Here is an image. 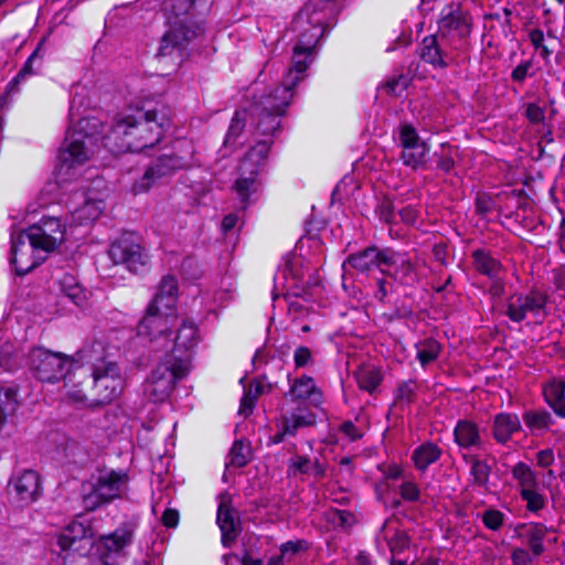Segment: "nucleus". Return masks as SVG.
Masks as SVG:
<instances>
[{
	"label": "nucleus",
	"mask_w": 565,
	"mask_h": 565,
	"mask_svg": "<svg viewBox=\"0 0 565 565\" xmlns=\"http://www.w3.org/2000/svg\"><path fill=\"white\" fill-rule=\"evenodd\" d=\"M172 114L164 103L142 106L116 119L105 136L106 146L117 152H139L151 148L170 128Z\"/></svg>",
	"instance_id": "obj_1"
},
{
	"label": "nucleus",
	"mask_w": 565,
	"mask_h": 565,
	"mask_svg": "<svg viewBox=\"0 0 565 565\" xmlns=\"http://www.w3.org/2000/svg\"><path fill=\"white\" fill-rule=\"evenodd\" d=\"M213 0H164L162 10L167 17L169 30L163 34L158 56L170 57L180 65L189 56L188 46L192 40L203 33V17Z\"/></svg>",
	"instance_id": "obj_2"
},
{
	"label": "nucleus",
	"mask_w": 565,
	"mask_h": 565,
	"mask_svg": "<svg viewBox=\"0 0 565 565\" xmlns=\"http://www.w3.org/2000/svg\"><path fill=\"white\" fill-rule=\"evenodd\" d=\"M102 342H94L78 351V359L90 365L93 390L102 404L110 403L122 391V380L117 363L108 361Z\"/></svg>",
	"instance_id": "obj_3"
},
{
	"label": "nucleus",
	"mask_w": 565,
	"mask_h": 565,
	"mask_svg": "<svg viewBox=\"0 0 565 565\" xmlns=\"http://www.w3.org/2000/svg\"><path fill=\"white\" fill-rule=\"evenodd\" d=\"M292 28L301 31L294 47L292 64L288 72L300 75V78L303 79L305 73L313 60L312 53L316 44L323 36L324 26L320 19L309 14V9L306 7L294 19Z\"/></svg>",
	"instance_id": "obj_4"
},
{
	"label": "nucleus",
	"mask_w": 565,
	"mask_h": 565,
	"mask_svg": "<svg viewBox=\"0 0 565 565\" xmlns=\"http://www.w3.org/2000/svg\"><path fill=\"white\" fill-rule=\"evenodd\" d=\"M178 298V280L172 275L162 277L158 290L149 303L145 317L137 327L138 335H148L153 331V324L161 327L170 320L175 321L174 315Z\"/></svg>",
	"instance_id": "obj_5"
},
{
	"label": "nucleus",
	"mask_w": 565,
	"mask_h": 565,
	"mask_svg": "<svg viewBox=\"0 0 565 565\" xmlns=\"http://www.w3.org/2000/svg\"><path fill=\"white\" fill-rule=\"evenodd\" d=\"M179 363L173 359L159 358V362L143 384V394L152 403L164 402L173 392L178 381L189 373L186 358H179Z\"/></svg>",
	"instance_id": "obj_6"
},
{
	"label": "nucleus",
	"mask_w": 565,
	"mask_h": 565,
	"mask_svg": "<svg viewBox=\"0 0 565 565\" xmlns=\"http://www.w3.org/2000/svg\"><path fill=\"white\" fill-rule=\"evenodd\" d=\"M171 331L169 322L164 326L158 327L153 324V331L147 337L154 344L156 349L162 348L164 353L162 356L173 359L179 363V358H186V367L190 369L192 350L198 344V329L193 322H183L174 335L173 340L170 339Z\"/></svg>",
	"instance_id": "obj_7"
},
{
	"label": "nucleus",
	"mask_w": 565,
	"mask_h": 565,
	"mask_svg": "<svg viewBox=\"0 0 565 565\" xmlns=\"http://www.w3.org/2000/svg\"><path fill=\"white\" fill-rule=\"evenodd\" d=\"M86 120L78 121V129L68 130L58 152L60 169H74L86 163L93 156L95 138L84 132Z\"/></svg>",
	"instance_id": "obj_8"
},
{
	"label": "nucleus",
	"mask_w": 565,
	"mask_h": 565,
	"mask_svg": "<svg viewBox=\"0 0 565 565\" xmlns=\"http://www.w3.org/2000/svg\"><path fill=\"white\" fill-rule=\"evenodd\" d=\"M108 255L116 265L131 273H143L149 267V255L135 233H124L110 245Z\"/></svg>",
	"instance_id": "obj_9"
},
{
	"label": "nucleus",
	"mask_w": 565,
	"mask_h": 565,
	"mask_svg": "<svg viewBox=\"0 0 565 565\" xmlns=\"http://www.w3.org/2000/svg\"><path fill=\"white\" fill-rule=\"evenodd\" d=\"M472 18L458 3L443 9L438 20V35L454 49H458L471 32Z\"/></svg>",
	"instance_id": "obj_10"
},
{
	"label": "nucleus",
	"mask_w": 565,
	"mask_h": 565,
	"mask_svg": "<svg viewBox=\"0 0 565 565\" xmlns=\"http://www.w3.org/2000/svg\"><path fill=\"white\" fill-rule=\"evenodd\" d=\"M269 149L268 141H258L248 150L239 164V178L235 182V190L243 207H246L249 194L254 191L255 178L264 166Z\"/></svg>",
	"instance_id": "obj_11"
},
{
	"label": "nucleus",
	"mask_w": 565,
	"mask_h": 565,
	"mask_svg": "<svg viewBox=\"0 0 565 565\" xmlns=\"http://www.w3.org/2000/svg\"><path fill=\"white\" fill-rule=\"evenodd\" d=\"M301 79L300 75H294V73L288 72L280 86H277L267 94L254 97L249 108L250 114L264 115L270 113L282 116L294 96L292 89Z\"/></svg>",
	"instance_id": "obj_12"
},
{
	"label": "nucleus",
	"mask_w": 565,
	"mask_h": 565,
	"mask_svg": "<svg viewBox=\"0 0 565 565\" xmlns=\"http://www.w3.org/2000/svg\"><path fill=\"white\" fill-rule=\"evenodd\" d=\"M70 360L67 355L44 348H33L29 353V365L42 382H58L64 379Z\"/></svg>",
	"instance_id": "obj_13"
},
{
	"label": "nucleus",
	"mask_w": 565,
	"mask_h": 565,
	"mask_svg": "<svg viewBox=\"0 0 565 565\" xmlns=\"http://www.w3.org/2000/svg\"><path fill=\"white\" fill-rule=\"evenodd\" d=\"M186 166L188 160L184 156L172 151L163 152L148 164L143 175L136 181L134 192L140 193L148 191L157 182L171 177Z\"/></svg>",
	"instance_id": "obj_14"
},
{
	"label": "nucleus",
	"mask_w": 565,
	"mask_h": 565,
	"mask_svg": "<svg viewBox=\"0 0 565 565\" xmlns=\"http://www.w3.org/2000/svg\"><path fill=\"white\" fill-rule=\"evenodd\" d=\"M22 233L40 252L51 253L64 241L65 231L60 218L43 217Z\"/></svg>",
	"instance_id": "obj_15"
},
{
	"label": "nucleus",
	"mask_w": 565,
	"mask_h": 565,
	"mask_svg": "<svg viewBox=\"0 0 565 565\" xmlns=\"http://www.w3.org/2000/svg\"><path fill=\"white\" fill-rule=\"evenodd\" d=\"M547 301L548 296L539 289H532L527 294L515 292L507 300L505 315L513 322H521L527 313L537 315L544 311Z\"/></svg>",
	"instance_id": "obj_16"
},
{
	"label": "nucleus",
	"mask_w": 565,
	"mask_h": 565,
	"mask_svg": "<svg viewBox=\"0 0 565 565\" xmlns=\"http://www.w3.org/2000/svg\"><path fill=\"white\" fill-rule=\"evenodd\" d=\"M94 530L90 523L77 515L58 535L57 543L62 551H74L81 555L89 552L93 546Z\"/></svg>",
	"instance_id": "obj_17"
},
{
	"label": "nucleus",
	"mask_w": 565,
	"mask_h": 565,
	"mask_svg": "<svg viewBox=\"0 0 565 565\" xmlns=\"http://www.w3.org/2000/svg\"><path fill=\"white\" fill-rule=\"evenodd\" d=\"M40 253L22 232L12 236L10 262L18 275L23 276L42 264L45 256H40Z\"/></svg>",
	"instance_id": "obj_18"
},
{
	"label": "nucleus",
	"mask_w": 565,
	"mask_h": 565,
	"mask_svg": "<svg viewBox=\"0 0 565 565\" xmlns=\"http://www.w3.org/2000/svg\"><path fill=\"white\" fill-rule=\"evenodd\" d=\"M399 145L403 148L401 160L407 167L417 169L425 164L428 147L423 141L416 129L408 124H404L399 128Z\"/></svg>",
	"instance_id": "obj_19"
},
{
	"label": "nucleus",
	"mask_w": 565,
	"mask_h": 565,
	"mask_svg": "<svg viewBox=\"0 0 565 565\" xmlns=\"http://www.w3.org/2000/svg\"><path fill=\"white\" fill-rule=\"evenodd\" d=\"M381 273L403 286H413L417 281L416 265L406 253L388 247L384 268Z\"/></svg>",
	"instance_id": "obj_20"
},
{
	"label": "nucleus",
	"mask_w": 565,
	"mask_h": 565,
	"mask_svg": "<svg viewBox=\"0 0 565 565\" xmlns=\"http://www.w3.org/2000/svg\"><path fill=\"white\" fill-rule=\"evenodd\" d=\"M134 526L129 523L115 530L111 534L103 536L100 556L90 565H117L116 557L122 548L131 543Z\"/></svg>",
	"instance_id": "obj_21"
},
{
	"label": "nucleus",
	"mask_w": 565,
	"mask_h": 565,
	"mask_svg": "<svg viewBox=\"0 0 565 565\" xmlns=\"http://www.w3.org/2000/svg\"><path fill=\"white\" fill-rule=\"evenodd\" d=\"M388 247L380 248L375 245L350 254L342 264L343 269L353 268L362 274L370 273L377 268L383 269Z\"/></svg>",
	"instance_id": "obj_22"
},
{
	"label": "nucleus",
	"mask_w": 565,
	"mask_h": 565,
	"mask_svg": "<svg viewBox=\"0 0 565 565\" xmlns=\"http://www.w3.org/2000/svg\"><path fill=\"white\" fill-rule=\"evenodd\" d=\"M512 478L520 487V494H540L545 489V484L554 479V473L548 470L542 477L537 475L527 463L518 462L512 468Z\"/></svg>",
	"instance_id": "obj_23"
},
{
	"label": "nucleus",
	"mask_w": 565,
	"mask_h": 565,
	"mask_svg": "<svg viewBox=\"0 0 565 565\" xmlns=\"http://www.w3.org/2000/svg\"><path fill=\"white\" fill-rule=\"evenodd\" d=\"M418 55L425 63L434 68H446L450 65V54L447 49V42L441 40L438 34L425 36L419 46Z\"/></svg>",
	"instance_id": "obj_24"
},
{
	"label": "nucleus",
	"mask_w": 565,
	"mask_h": 565,
	"mask_svg": "<svg viewBox=\"0 0 565 565\" xmlns=\"http://www.w3.org/2000/svg\"><path fill=\"white\" fill-rule=\"evenodd\" d=\"M129 476L124 470H103L94 478L90 494H121L128 491Z\"/></svg>",
	"instance_id": "obj_25"
},
{
	"label": "nucleus",
	"mask_w": 565,
	"mask_h": 565,
	"mask_svg": "<svg viewBox=\"0 0 565 565\" xmlns=\"http://www.w3.org/2000/svg\"><path fill=\"white\" fill-rule=\"evenodd\" d=\"M216 522L222 532V543L230 546L239 533L238 512L226 500L218 504Z\"/></svg>",
	"instance_id": "obj_26"
},
{
	"label": "nucleus",
	"mask_w": 565,
	"mask_h": 565,
	"mask_svg": "<svg viewBox=\"0 0 565 565\" xmlns=\"http://www.w3.org/2000/svg\"><path fill=\"white\" fill-rule=\"evenodd\" d=\"M521 429L522 425L516 414L499 413L493 418L492 436L501 445H507L513 434L519 433Z\"/></svg>",
	"instance_id": "obj_27"
},
{
	"label": "nucleus",
	"mask_w": 565,
	"mask_h": 565,
	"mask_svg": "<svg viewBox=\"0 0 565 565\" xmlns=\"http://www.w3.org/2000/svg\"><path fill=\"white\" fill-rule=\"evenodd\" d=\"M44 60L43 42H40L33 53L28 57L22 68L8 83L7 93L13 94L19 90V85L25 77L39 74Z\"/></svg>",
	"instance_id": "obj_28"
},
{
	"label": "nucleus",
	"mask_w": 565,
	"mask_h": 565,
	"mask_svg": "<svg viewBox=\"0 0 565 565\" xmlns=\"http://www.w3.org/2000/svg\"><path fill=\"white\" fill-rule=\"evenodd\" d=\"M292 399H308L313 406L322 403V393L311 376L302 375L296 379L289 390Z\"/></svg>",
	"instance_id": "obj_29"
},
{
	"label": "nucleus",
	"mask_w": 565,
	"mask_h": 565,
	"mask_svg": "<svg viewBox=\"0 0 565 565\" xmlns=\"http://www.w3.org/2000/svg\"><path fill=\"white\" fill-rule=\"evenodd\" d=\"M519 537L524 539L534 556H540L545 552L543 541L547 529L542 523L522 524L516 527Z\"/></svg>",
	"instance_id": "obj_30"
},
{
	"label": "nucleus",
	"mask_w": 565,
	"mask_h": 565,
	"mask_svg": "<svg viewBox=\"0 0 565 565\" xmlns=\"http://www.w3.org/2000/svg\"><path fill=\"white\" fill-rule=\"evenodd\" d=\"M543 396L553 412L565 418V381L552 379L543 385Z\"/></svg>",
	"instance_id": "obj_31"
},
{
	"label": "nucleus",
	"mask_w": 565,
	"mask_h": 565,
	"mask_svg": "<svg viewBox=\"0 0 565 565\" xmlns=\"http://www.w3.org/2000/svg\"><path fill=\"white\" fill-rule=\"evenodd\" d=\"M472 266L480 274L489 279H494L503 269L499 259L484 248H477L471 253Z\"/></svg>",
	"instance_id": "obj_32"
},
{
	"label": "nucleus",
	"mask_w": 565,
	"mask_h": 565,
	"mask_svg": "<svg viewBox=\"0 0 565 565\" xmlns=\"http://www.w3.org/2000/svg\"><path fill=\"white\" fill-rule=\"evenodd\" d=\"M316 423V415L306 407L298 406L290 414L281 416V424L285 426V433L295 436L300 428L310 427Z\"/></svg>",
	"instance_id": "obj_33"
},
{
	"label": "nucleus",
	"mask_w": 565,
	"mask_h": 565,
	"mask_svg": "<svg viewBox=\"0 0 565 565\" xmlns=\"http://www.w3.org/2000/svg\"><path fill=\"white\" fill-rule=\"evenodd\" d=\"M454 436L461 448L480 447L482 444L478 425L469 419H460L457 423Z\"/></svg>",
	"instance_id": "obj_34"
},
{
	"label": "nucleus",
	"mask_w": 565,
	"mask_h": 565,
	"mask_svg": "<svg viewBox=\"0 0 565 565\" xmlns=\"http://www.w3.org/2000/svg\"><path fill=\"white\" fill-rule=\"evenodd\" d=\"M377 540L386 542L393 554L401 553L408 546L407 534L398 530L394 520H387L381 527Z\"/></svg>",
	"instance_id": "obj_35"
},
{
	"label": "nucleus",
	"mask_w": 565,
	"mask_h": 565,
	"mask_svg": "<svg viewBox=\"0 0 565 565\" xmlns=\"http://www.w3.org/2000/svg\"><path fill=\"white\" fill-rule=\"evenodd\" d=\"M9 487H12L18 494H40L42 491L40 476L34 470H24L21 475L13 477Z\"/></svg>",
	"instance_id": "obj_36"
},
{
	"label": "nucleus",
	"mask_w": 565,
	"mask_h": 565,
	"mask_svg": "<svg viewBox=\"0 0 565 565\" xmlns=\"http://www.w3.org/2000/svg\"><path fill=\"white\" fill-rule=\"evenodd\" d=\"M441 456L440 448L433 443H425L417 447L412 455L415 467L424 471L427 467L436 462Z\"/></svg>",
	"instance_id": "obj_37"
},
{
	"label": "nucleus",
	"mask_w": 565,
	"mask_h": 565,
	"mask_svg": "<svg viewBox=\"0 0 565 565\" xmlns=\"http://www.w3.org/2000/svg\"><path fill=\"white\" fill-rule=\"evenodd\" d=\"M324 518L335 529L350 530L359 522V516L351 510L343 508H330L324 512Z\"/></svg>",
	"instance_id": "obj_38"
},
{
	"label": "nucleus",
	"mask_w": 565,
	"mask_h": 565,
	"mask_svg": "<svg viewBox=\"0 0 565 565\" xmlns=\"http://www.w3.org/2000/svg\"><path fill=\"white\" fill-rule=\"evenodd\" d=\"M63 296L70 299L75 306L83 307L87 300L84 288L76 281L75 277L65 275L60 282Z\"/></svg>",
	"instance_id": "obj_39"
},
{
	"label": "nucleus",
	"mask_w": 565,
	"mask_h": 565,
	"mask_svg": "<svg viewBox=\"0 0 565 565\" xmlns=\"http://www.w3.org/2000/svg\"><path fill=\"white\" fill-rule=\"evenodd\" d=\"M252 458V449L249 444H246L243 439L235 440L230 454L226 468H242L245 467Z\"/></svg>",
	"instance_id": "obj_40"
},
{
	"label": "nucleus",
	"mask_w": 565,
	"mask_h": 565,
	"mask_svg": "<svg viewBox=\"0 0 565 565\" xmlns=\"http://www.w3.org/2000/svg\"><path fill=\"white\" fill-rule=\"evenodd\" d=\"M523 422L531 430L548 429L553 424L552 415L545 409H530L523 413Z\"/></svg>",
	"instance_id": "obj_41"
},
{
	"label": "nucleus",
	"mask_w": 565,
	"mask_h": 565,
	"mask_svg": "<svg viewBox=\"0 0 565 565\" xmlns=\"http://www.w3.org/2000/svg\"><path fill=\"white\" fill-rule=\"evenodd\" d=\"M384 473L388 482V489L392 488L391 482H401L398 486L401 494H419L417 486L404 478L403 470L398 466H390Z\"/></svg>",
	"instance_id": "obj_42"
},
{
	"label": "nucleus",
	"mask_w": 565,
	"mask_h": 565,
	"mask_svg": "<svg viewBox=\"0 0 565 565\" xmlns=\"http://www.w3.org/2000/svg\"><path fill=\"white\" fill-rule=\"evenodd\" d=\"M355 377L361 390L369 393L374 392L382 382V374L375 367H363L355 373Z\"/></svg>",
	"instance_id": "obj_43"
},
{
	"label": "nucleus",
	"mask_w": 565,
	"mask_h": 565,
	"mask_svg": "<svg viewBox=\"0 0 565 565\" xmlns=\"http://www.w3.org/2000/svg\"><path fill=\"white\" fill-rule=\"evenodd\" d=\"M246 126V114L245 111H236L231 120L227 134L224 139L225 148H233L236 143L237 138L242 135Z\"/></svg>",
	"instance_id": "obj_44"
},
{
	"label": "nucleus",
	"mask_w": 565,
	"mask_h": 565,
	"mask_svg": "<svg viewBox=\"0 0 565 565\" xmlns=\"http://www.w3.org/2000/svg\"><path fill=\"white\" fill-rule=\"evenodd\" d=\"M17 407V390L13 387L0 390V427L3 425L7 416L14 413Z\"/></svg>",
	"instance_id": "obj_45"
},
{
	"label": "nucleus",
	"mask_w": 565,
	"mask_h": 565,
	"mask_svg": "<svg viewBox=\"0 0 565 565\" xmlns=\"http://www.w3.org/2000/svg\"><path fill=\"white\" fill-rule=\"evenodd\" d=\"M440 344L434 339H426L417 347V359L423 366L428 365L438 358Z\"/></svg>",
	"instance_id": "obj_46"
},
{
	"label": "nucleus",
	"mask_w": 565,
	"mask_h": 565,
	"mask_svg": "<svg viewBox=\"0 0 565 565\" xmlns=\"http://www.w3.org/2000/svg\"><path fill=\"white\" fill-rule=\"evenodd\" d=\"M256 119V128L263 136L274 135L280 127V117L276 114L252 115Z\"/></svg>",
	"instance_id": "obj_47"
},
{
	"label": "nucleus",
	"mask_w": 565,
	"mask_h": 565,
	"mask_svg": "<svg viewBox=\"0 0 565 565\" xmlns=\"http://www.w3.org/2000/svg\"><path fill=\"white\" fill-rule=\"evenodd\" d=\"M263 384L258 381L253 382L244 392V395L241 399L239 413L244 415L252 413L256 399L263 394Z\"/></svg>",
	"instance_id": "obj_48"
},
{
	"label": "nucleus",
	"mask_w": 565,
	"mask_h": 565,
	"mask_svg": "<svg viewBox=\"0 0 565 565\" xmlns=\"http://www.w3.org/2000/svg\"><path fill=\"white\" fill-rule=\"evenodd\" d=\"M417 384L414 381H404L399 383L395 391V405L401 407L411 405L414 402Z\"/></svg>",
	"instance_id": "obj_49"
},
{
	"label": "nucleus",
	"mask_w": 565,
	"mask_h": 565,
	"mask_svg": "<svg viewBox=\"0 0 565 565\" xmlns=\"http://www.w3.org/2000/svg\"><path fill=\"white\" fill-rule=\"evenodd\" d=\"M309 548V543L306 540L288 541L280 545L279 551L281 557H284L287 564L294 562L296 556L306 552Z\"/></svg>",
	"instance_id": "obj_50"
},
{
	"label": "nucleus",
	"mask_w": 565,
	"mask_h": 565,
	"mask_svg": "<svg viewBox=\"0 0 565 565\" xmlns=\"http://www.w3.org/2000/svg\"><path fill=\"white\" fill-rule=\"evenodd\" d=\"M412 78L407 74H398L392 76L384 84V89L387 94L399 96L409 86Z\"/></svg>",
	"instance_id": "obj_51"
},
{
	"label": "nucleus",
	"mask_w": 565,
	"mask_h": 565,
	"mask_svg": "<svg viewBox=\"0 0 565 565\" xmlns=\"http://www.w3.org/2000/svg\"><path fill=\"white\" fill-rule=\"evenodd\" d=\"M490 466L480 459L472 458L471 476L473 483L478 486H486L489 479Z\"/></svg>",
	"instance_id": "obj_52"
},
{
	"label": "nucleus",
	"mask_w": 565,
	"mask_h": 565,
	"mask_svg": "<svg viewBox=\"0 0 565 565\" xmlns=\"http://www.w3.org/2000/svg\"><path fill=\"white\" fill-rule=\"evenodd\" d=\"M504 514L495 509H488L482 514L483 524L492 531H497L503 524Z\"/></svg>",
	"instance_id": "obj_53"
},
{
	"label": "nucleus",
	"mask_w": 565,
	"mask_h": 565,
	"mask_svg": "<svg viewBox=\"0 0 565 565\" xmlns=\"http://www.w3.org/2000/svg\"><path fill=\"white\" fill-rule=\"evenodd\" d=\"M525 117L533 125L544 124L545 109L535 103H530L526 105Z\"/></svg>",
	"instance_id": "obj_54"
},
{
	"label": "nucleus",
	"mask_w": 565,
	"mask_h": 565,
	"mask_svg": "<svg viewBox=\"0 0 565 565\" xmlns=\"http://www.w3.org/2000/svg\"><path fill=\"white\" fill-rule=\"evenodd\" d=\"M377 213H379L380 218L387 224L396 222L394 205L390 201L382 202L377 206Z\"/></svg>",
	"instance_id": "obj_55"
},
{
	"label": "nucleus",
	"mask_w": 565,
	"mask_h": 565,
	"mask_svg": "<svg viewBox=\"0 0 565 565\" xmlns=\"http://www.w3.org/2000/svg\"><path fill=\"white\" fill-rule=\"evenodd\" d=\"M313 461L303 456H297L292 459L291 468L294 473L309 475Z\"/></svg>",
	"instance_id": "obj_56"
},
{
	"label": "nucleus",
	"mask_w": 565,
	"mask_h": 565,
	"mask_svg": "<svg viewBox=\"0 0 565 565\" xmlns=\"http://www.w3.org/2000/svg\"><path fill=\"white\" fill-rule=\"evenodd\" d=\"M312 359L311 351L307 347H299L294 354L295 365L297 367L306 366Z\"/></svg>",
	"instance_id": "obj_57"
},
{
	"label": "nucleus",
	"mask_w": 565,
	"mask_h": 565,
	"mask_svg": "<svg viewBox=\"0 0 565 565\" xmlns=\"http://www.w3.org/2000/svg\"><path fill=\"white\" fill-rule=\"evenodd\" d=\"M513 565H530L532 556L525 548H514L511 554Z\"/></svg>",
	"instance_id": "obj_58"
},
{
	"label": "nucleus",
	"mask_w": 565,
	"mask_h": 565,
	"mask_svg": "<svg viewBox=\"0 0 565 565\" xmlns=\"http://www.w3.org/2000/svg\"><path fill=\"white\" fill-rule=\"evenodd\" d=\"M340 431L350 440L354 441L362 437V433L355 427L351 420H345L340 425Z\"/></svg>",
	"instance_id": "obj_59"
},
{
	"label": "nucleus",
	"mask_w": 565,
	"mask_h": 565,
	"mask_svg": "<svg viewBox=\"0 0 565 565\" xmlns=\"http://www.w3.org/2000/svg\"><path fill=\"white\" fill-rule=\"evenodd\" d=\"M554 451L551 448L540 450L536 454V462L541 468H548L554 462Z\"/></svg>",
	"instance_id": "obj_60"
},
{
	"label": "nucleus",
	"mask_w": 565,
	"mask_h": 565,
	"mask_svg": "<svg viewBox=\"0 0 565 565\" xmlns=\"http://www.w3.org/2000/svg\"><path fill=\"white\" fill-rule=\"evenodd\" d=\"M532 67L531 61H525L521 64H519L511 74V77L514 82L522 83L525 77L529 75V71Z\"/></svg>",
	"instance_id": "obj_61"
},
{
	"label": "nucleus",
	"mask_w": 565,
	"mask_h": 565,
	"mask_svg": "<svg viewBox=\"0 0 565 565\" xmlns=\"http://www.w3.org/2000/svg\"><path fill=\"white\" fill-rule=\"evenodd\" d=\"M492 210V201L486 194H479L476 199V212L486 215Z\"/></svg>",
	"instance_id": "obj_62"
},
{
	"label": "nucleus",
	"mask_w": 565,
	"mask_h": 565,
	"mask_svg": "<svg viewBox=\"0 0 565 565\" xmlns=\"http://www.w3.org/2000/svg\"><path fill=\"white\" fill-rule=\"evenodd\" d=\"M393 287L392 284L387 282L386 279L384 278H380L377 279L376 281V290L374 292V297L380 301V302H385L386 300V297L388 296L390 294V290L387 287Z\"/></svg>",
	"instance_id": "obj_63"
},
{
	"label": "nucleus",
	"mask_w": 565,
	"mask_h": 565,
	"mask_svg": "<svg viewBox=\"0 0 565 565\" xmlns=\"http://www.w3.org/2000/svg\"><path fill=\"white\" fill-rule=\"evenodd\" d=\"M162 523L167 527H175L179 523V512L175 509L167 508L162 514Z\"/></svg>",
	"instance_id": "obj_64"
}]
</instances>
